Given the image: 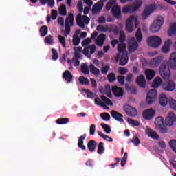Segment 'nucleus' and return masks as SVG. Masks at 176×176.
<instances>
[{"instance_id":"obj_50","label":"nucleus","mask_w":176,"mask_h":176,"mask_svg":"<svg viewBox=\"0 0 176 176\" xmlns=\"http://www.w3.org/2000/svg\"><path fill=\"white\" fill-rule=\"evenodd\" d=\"M169 104H170V108L173 110L176 111V100H175L170 99Z\"/></svg>"},{"instance_id":"obj_30","label":"nucleus","mask_w":176,"mask_h":176,"mask_svg":"<svg viewBox=\"0 0 176 176\" xmlns=\"http://www.w3.org/2000/svg\"><path fill=\"white\" fill-rule=\"evenodd\" d=\"M105 38H106L105 34H100L96 41V44L99 46H102Z\"/></svg>"},{"instance_id":"obj_11","label":"nucleus","mask_w":176,"mask_h":176,"mask_svg":"<svg viewBox=\"0 0 176 176\" xmlns=\"http://www.w3.org/2000/svg\"><path fill=\"white\" fill-rule=\"evenodd\" d=\"M155 9H156L155 5L152 4L146 6L142 14L143 19H146Z\"/></svg>"},{"instance_id":"obj_32","label":"nucleus","mask_w":176,"mask_h":176,"mask_svg":"<svg viewBox=\"0 0 176 176\" xmlns=\"http://www.w3.org/2000/svg\"><path fill=\"white\" fill-rule=\"evenodd\" d=\"M90 72L96 76L100 75V72L98 68L96 67L93 64L89 65Z\"/></svg>"},{"instance_id":"obj_31","label":"nucleus","mask_w":176,"mask_h":176,"mask_svg":"<svg viewBox=\"0 0 176 176\" xmlns=\"http://www.w3.org/2000/svg\"><path fill=\"white\" fill-rule=\"evenodd\" d=\"M121 58L120 60V65H126L129 60V56L127 54H122Z\"/></svg>"},{"instance_id":"obj_28","label":"nucleus","mask_w":176,"mask_h":176,"mask_svg":"<svg viewBox=\"0 0 176 176\" xmlns=\"http://www.w3.org/2000/svg\"><path fill=\"white\" fill-rule=\"evenodd\" d=\"M74 14L70 12L65 19V25L73 26L74 25Z\"/></svg>"},{"instance_id":"obj_39","label":"nucleus","mask_w":176,"mask_h":176,"mask_svg":"<svg viewBox=\"0 0 176 176\" xmlns=\"http://www.w3.org/2000/svg\"><path fill=\"white\" fill-rule=\"evenodd\" d=\"M39 32L41 36H45L48 32V28L46 25H43L40 28Z\"/></svg>"},{"instance_id":"obj_63","label":"nucleus","mask_w":176,"mask_h":176,"mask_svg":"<svg viewBox=\"0 0 176 176\" xmlns=\"http://www.w3.org/2000/svg\"><path fill=\"white\" fill-rule=\"evenodd\" d=\"M128 69L124 67H120L118 72L119 74H120V75H125V74H126Z\"/></svg>"},{"instance_id":"obj_47","label":"nucleus","mask_w":176,"mask_h":176,"mask_svg":"<svg viewBox=\"0 0 176 176\" xmlns=\"http://www.w3.org/2000/svg\"><path fill=\"white\" fill-rule=\"evenodd\" d=\"M100 117H101V118H102L103 120H104V121H106V122L109 121V120H110V118H111L110 115H109V113H102L100 114Z\"/></svg>"},{"instance_id":"obj_9","label":"nucleus","mask_w":176,"mask_h":176,"mask_svg":"<svg viewBox=\"0 0 176 176\" xmlns=\"http://www.w3.org/2000/svg\"><path fill=\"white\" fill-rule=\"evenodd\" d=\"M175 122H176V116L173 111H171L165 119V124L166 126L170 127L173 126Z\"/></svg>"},{"instance_id":"obj_61","label":"nucleus","mask_w":176,"mask_h":176,"mask_svg":"<svg viewBox=\"0 0 176 176\" xmlns=\"http://www.w3.org/2000/svg\"><path fill=\"white\" fill-rule=\"evenodd\" d=\"M82 91L84 93H86L88 98H91L92 97H94V93L91 92V91H89L88 89H82Z\"/></svg>"},{"instance_id":"obj_33","label":"nucleus","mask_w":176,"mask_h":176,"mask_svg":"<svg viewBox=\"0 0 176 176\" xmlns=\"http://www.w3.org/2000/svg\"><path fill=\"white\" fill-rule=\"evenodd\" d=\"M168 34L170 36L176 34V23H172L168 30Z\"/></svg>"},{"instance_id":"obj_62","label":"nucleus","mask_w":176,"mask_h":176,"mask_svg":"<svg viewBox=\"0 0 176 176\" xmlns=\"http://www.w3.org/2000/svg\"><path fill=\"white\" fill-rule=\"evenodd\" d=\"M58 16V12L55 10H52L51 16L53 20H55Z\"/></svg>"},{"instance_id":"obj_24","label":"nucleus","mask_w":176,"mask_h":176,"mask_svg":"<svg viewBox=\"0 0 176 176\" xmlns=\"http://www.w3.org/2000/svg\"><path fill=\"white\" fill-rule=\"evenodd\" d=\"M162 60V56L155 58L151 60L150 65H151V67H158L161 63Z\"/></svg>"},{"instance_id":"obj_51","label":"nucleus","mask_w":176,"mask_h":176,"mask_svg":"<svg viewBox=\"0 0 176 176\" xmlns=\"http://www.w3.org/2000/svg\"><path fill=\"white\" fill-rule=\"evenodd\" d=\"M70 27H72V25H65V32L63 31V32H64L63 33L64 36H67V35L69 34L70 31H71V28Z\"/></svg>"},{"instance_id":"obj_16","label":"nucleus","mask_w":176,"mask_h":176,"mask_svg":"<svg viewBox=\"0 0 176 176\" xmlns=\"http://www.w3.org/2000/svg\"><path fill=\"white\" fill-rule=\"evenodd\" d=\"M113 94L116 96V97H122L124 91L121 87H118V86L115 85L112 87Z\"/></svg>"},{"instance_id":"obj_54","label":"nucleus","mask_w":176,"mask_h":176,"mask_svg":"<svg viewBox=\"0 0 176 176\" xmlns=\"http://www.w3.org/2000/svg\"><path fill=\"white\" fill-rule=\"evenodd\" d=\"M96 30L99 32H106L109 30L107 27H104L102 25L97 26Z\"/></svg>"},{"instance_id":"obj_20","label":"nucleus","mask_w":176,"mask_h":176,"mask_svg":"<svg viewBox=\"0 0 176 176\" xmlns=\"http://www.w3.org/2000/svg\"><path fill=\"white\" fill-rule=\"evenodd\" d=\"M136 82L138 83V86H140V87H142V89L146 87L145 77L142 74L140 75V76L137 78Z\"/></svg>"},{"instance_id":"obj_34","label":"nucleus","mask_w":176,"mask_h":176,"mask_svg":"<svg viewBox=\"0 0 176 176\" xmlns=\"http://www.w3.org/2000/svg\"><path fill=\"white\" fill-rule=\"evenodd\" d=\"M155 124L156 126L157 129L158 128L162 127L164 125V119L162 117H157L156 118V121L155 122Z\"/></svg>"},{"instance_id":"obj_7","label":"nucleus","mask_w":176,"mask_h":176,"mask_svg":"<svg viewBox=\"0 0 176 176\" xmlns=\"http://www.w3.org/2000/svg\"><path fill=\"white\" fill-rule=\"evenodd\" d=\"M123 110L129 117L135 118L138 115L137 109L129 104L124 105Z\"/></svg>"},{"instance_id":"obj_17","label":"nucleus","mask_w":176,"mask_h":176,"mask_svg":"<svg viewBox=\"0 0 176 176\" xmlns=\"http://www.w3.org/2000/svg\"><path fill=\"white\" fill-rule=\"evenodd\" d=\"M146 134L152 139H154V140L160 139V136L157 134V133L153 130H152L151 128L146 129Z\"/></svg>"},{"instance_id":"obj_22","label":"nucleus","mask_w":176,"mask_h":176,"mask_svg":"<svg viewBox=\"0 0 176 176\" xmlns=\"http://www.w3.org/2000/svg\"><path fill=\"white\" fill-rule=\"evenodd\" d=\"M126 48V45L124 43H121L118 44V50L119 52V54L117 55V58H120V54H126L125 52V50Z\"/></svg>"},{"instance_id":"obj_60","label":"nucleus","mask_w":176,"mask_h":176,"mask_svg":"<svg viewBox=\"0 0 176 176\" xmlns=\"http://www.w3.org/2000/svg\"><path fill=\"white\" fill-rule=\"evenodd\" d=\"M52 60H57L58 59V53H57V51L52 48Z\"/></svg>"},{"instance_id":"obj_26","label":"nucleus","mask_w":176,"mask_h":176,"mask_svg":"<svg viewBox=\"0 0 176 176\" xmlns=\"http://www.w3.org/2000/svg\"><path fill=\"white\" fill-rule=\"evenodd\" d=\"M172 41L170 39H168L165 41L164 46L162 47V52L163 53H168L170 48V45Z\"/></svg>"},{"instance_id":"obj_45","label":"nucleus","mask_w":176,"mask_h":176,"mask_svg":"<svg viewBox=\"0 0 176 176\" xmlns=\"http://www.w3.org/2000/svg\"><path fill=\"white\" fill-rule=\"evenodd\" d=\"M79 82H80V85H89V79L84 76L79 77Z\"/></svg>"},{"instance_id":"obj_12","label":"nucleus","mask_w":176,"mask_h":176,"mask_svg":"<svg viewBox=\"0 0 176 176\" xmlns=\"http://www.w3.org/2000/svg\"><path fill=\"white\" fill-rule=\"evenodd\" d=\"M135 21V16H130L128 19L126 20V30L129 32H132L133 29V23Z\"/></svg>"},{"instance_id":"obj_8","label":"nucleus","mask_w":176,"mask_h":176,"mask_svg":"<svg viewBox=\"0 0 176 176\" xmlns=\"http://www.w3.org/2000/svg\"><path fill=\"white\" fill-rule=\"evenodd\" d=\"M157 97V91L155 89H151L147 94L146 102L148 105H151L155 100Z\"/></svg>"},{"instance_id":"obj_57","label":"nucleus","mask_w":176,"mask_h":176,"mask_svg":"<svg viewBox=\"0 0 176 176\" xmlns=\"http://www.w3.org/2000/svg\"><path fill=\"white\" fill-rule=\"evenodd\" d=\"M45 42L50 44V45H52L53 43V37H52V36L50 35V36H47L45 38Z\"/></svg>"},{"instance_id":"obj_58","label":"nucleus","mask_w":176,"mask_h":176,"mask_svg":"<svg viewBox=\"0 0 176 176\" xmlns=\"http://www.w3.org/2000/svg\"><path fill=\"white\" fill-rule=\"evenodd\" d=\"M88 48H89L90 54H94V53H95V51L96 50V47L95 45H89Z\"/></svg>"},{"instance_id":"obj_5","label":"nucleus","mask_w":176,"mask_h":176,"mask_svg":"<svg viewBox=\"0 0 176 176\" xmlns=\"http://www.w3.org/2000/svg\"><path fill=\"white\" fill-rule=\"evenodd\" d=\"M76 23H77V25L83 28H85V24L86 25H88L89 21H90V19L86 16V15H84L82 16L81 14H78L76 19Z\"/></svg>"},{"instance_id":"obj_52","label":"nucleus","mask_w":176,"mask_h":176,"mask_svg":"<svg viewBox=\"0 0 176 176\" xmlns=\"http://www.w3.org/2000/svg\"><path fill=\"white\" fill-rule=\"evenodd\" d=\"M80 38H78V36L74 35L73 36V45H75V46L78 45V44L80 43Z\"/></svg>"},{"instance_id":"obj_35","label":"nucleus","mask_w":176,"mask_h":176,"mask_svg":"<svg viewBox=\"0 0 176 176\" xmlns=\"http://www.w3.org/2000/svg\"><path fill=\"white\" fill-rule=\"evenodd\" d=\"M162 79L160 77H157L153 82L152 86L154 89H156L161 86L162 84Z\"/></svg>"},{"instance_id":"obj_4","label":"nucleus","mask_w":176,"mask_h":176,"mask_svg":"<svg viewBox=\"0 0 176 176\" xmlns=\"http://www.w3.org/2000/svg\"><path fill=\"white\" fill-rule=\"evenodd\" d=\"M164 23V19L162 16H157L156 19L153 21L151 26L150 30L153 33L158 32L162 28V25Z\"/></svg>"},{"instance_id":"obj_6","label":"nucleus","mask_w":176,"mask_h":176,"mask_svg":"<svg viewBox=\"0 0 176 176\" xmlns=\"http://www.w3.org/2000/svg\"><path fill=\"white\" fill-rule=\"evenodd\" d=\"M148 45L155 48L158 47L162 43V38L157 36H152L147 40Z\"/></svg>"},{"instance_id":"obj_3","label":"nucleus","mask_w":176,"mask_h":176,"mask_svg":"<svg viewBox=\"0 0 176 176\" xmlns=\"http://www.w3.org/2000/svg\"><path fill=\"white\" fill-rule=\"evenodd\" d=\"M170 65L168 61H164L160 67V72L164 79H168L170 76Z\"/></svg>"},{"instance_id":"obj_42","label":"nucleus","mask_w":176,"mask_h":176,"mask_svg":"<svg viewBox=\"0 0 176 176\" xmlns=\"http://www.w3.org/2000/svg\"><path fill=\"white\" fill-rule=\"evenodd\" d=\"M107 78L110 83H113V82L116 80V76L114 73L111 72L108 74Z\"/></svg>"},{"instance_id":"obj_19","label":"nucleus","mask_w":176,"mask_h":176,"mask_svg":"<svg viewBox=\"0 0 176 176\" xmlns=\"http://www.w3.org/2000/svg\"><path fill=\"white\" fill-rule=\"evenodd\" d=\"M169 65L170 66L171 69L175 71L176 69V52L173 53L170 57Z\"/></svg>"},{"instance_id":"obj_43","label":"nucleus","mask_w":176,"mask_h":176,"mask_svg":"<svg viewBox=\"0 0 176 176\" xmlns=\"http://www.w3.org/2000/svg\"><path fill=\"white\" fill-rule=\"evenodd\" d=\"M101 99L104 102V104H107V106H113L111 100L109 99L107 97H106L105 96H102Z\"/></svg>"},{"instance_id":"obj_64","label":"nucleus","mask_w":176,"mask_h":176,"mask_svg":"<svg viewBox=\"0 0 176 176\" xmlns=\"http://www.w3.org/2000/svg\"><path fill=\"white\" fill-rule=\"evenodd\" d=\"M169 146L171 147L173 151H174V149L176 148V140H171L169 143Z\"/></svg>"},{"instance_id":"obj_21","label":"nucleus","mask_w":176,"mask_h":176,"mask_svg":"<svg viewBox=\"0 0 176 176\" xmlns=\"http://www.w3.org/2000/svg\"><path fill=\"white\" fill-rule=\"evenodd\" d=\"M97 146H98V144L95 140H91L88 142L87 148L89 152L91 153H94L96 151Z\"/></svg>"},{"instance_id":"obj_18","label":"nucleus","mask_w":176,"mask_h":176,"mask_svg":"<svg viewBox=\"0 0 176 176\" xmlns=\"http://www.w3.org/2000/svg\"><path fill=\"white\" fill-rule=\"evenodd\" d=\"M86 134L81 135L78 140V147L82 151H86V146L84 145V140L86 139Z\"/></svg>"},{"instance_id":"obj_41","label":"nucleus","mask_w":176,"mask_h":176,"mask_svg":"<svg viewBox=\"0 0 176 176\" xmlns=\"http://www.w3.org/2000/svg\"><path fill=\"white\" fill-rule=\"evenodd\" d=\"M81 72H82V74H84L85 75H88L89 74V67L87 65V63H84L82 66H81Z\"/></svg>"},{"instance_id":"obj_25","label":"nucleus","mask_w":176,"mask_h":176,"mask_svg":"<svg viewBox=\"0 0 176 176\" xmlns=\"http://www.w3.org/2000/svg\"><path fill=\"white\" fill-rule=\"evenodd\" d=\"M63 79H65V80L68 82H71L73 79V76L72 73L69 70H66L64 72L63 74Z\"/></svg>"},{"instance_id":"obj_15","label":"nucleus","mask_w":176,"mask_h":176,"mask_svg":"<svg viewBox=\"0 0 176 176\" xmlns=\"http://www.w3.org/2000/svg\"><path fill=\"white\" fill-rule=\"evenodd\" d=\"M111 116L116 121H118L119 122H124V120L122 119L123 115H122L121 113L117 112L116 111L112 110L111 111Z\"/></svg>"},{"instance_id":"obj_37","label":"nucleus","mask_w":176,"mask_h":176,"mask_svg":"<svg viewBox=\"0 0 176 176\" xmlns=\"http://www.w3.org/2000/svg\"><path fill=\"white\" fill-rule=\"evenodd\" d=\"M105 148L104 147V143L100 142L98 146L97 153L98 155H102L104 153Z\"/></svg>"},{"instance_id":"obj_40","label":"nucleus","mask_w":176,"mask_h":176,"mask_svg":"<svg viewBox=\"0 0 176 176\" xmlns=\"http://www.w3.org/2000/svg\"><path fill=\"white\" fill-rule=\"evenodd\" d=\"M59 14L61 16H65L67 14L66 6L64 4L60 5L59 7Z\"/></svg>"},{"instance_id":"obj_44","label":"nucleus","mask_w":176,"mask_h":176,"mask_svg":"<svg viewBox=\"0 0 176 176\" xmlns=\"http://www.w3.org/2000/svg\"><path fill=\"white\" fill-rule=\"evenodd\" d=\"M127 122L129 124L133 126H140V122L137 120H133L132 118H129L127 119Z\"/></svg>"},{"instance_id":"obj_29","label":"nucleus","mask_w":176,"mask_h":176,"mask_svg":"<svg viewBox=\"0 0 176 176\" xmlns=\"http://www.w3.org/2000/svg\"><path fill=\"white\" fill-rule=\"evenodd\" d=\"M145 73L148 80H151V79H153V78H154V76H155V72L151 69H147Z\"/></svg>"},{"instance_id":"obj_10","label":"nucleus","mask_w":176,"mask_h":176,"mask_svg":"<svg viewBox=\"0 0 176 176\" xmlns=\"http://www.w3.org/2000/svg\"><path fill=\"white\" fill-rule=\"evenodd\" d=\"M175 83L171 80L166 81L165 83H164L162 85L164 90H166V91H173V90L175 89Z\"/></svg>"},{"instance_id":"obj_2","label":"nucleus","mask_w":176,"mask_h":176,"mask_svg":"<svg viewBox=\"0 0 176 176\" xmlns=\"http://www.w3.org/2000/svg\"><path fill=\"white\" fill-rule=\"evenodd\" d=\"M143 2L142 0H135L133 6L129 5L126 6L123 8L122 12L124 13H132L135 11H138L139 8L142 6Z\"/></svg>"},{"instance_id":"obj_38","label":"nucleus","mask_w":176,"mask_h":176,"mask_svg":"<svg viewBox=\"0 0 176 176\" xmlns=\"http://www.w3.org/2000/svg\"><path fill=\"white\" fill-rule=\"evenodd\" d=\"M125 89L126 90H127V91H131V94H136L137 93V89L134 86L130 87L127 83L125 84Z\"/></svg>"},{"instance_id":"obj_56","label":"nucleus","mask_w":176,"mask_h":176,"mask_svg":"<svg viewBox=\"0 0 176 176\" xmlns=\"http://www.w3.org/2000/svg\"><path fill=\"white\" fill-rule=\"evenodd\" d=\"M109 69H110L109 65L102 67L101 68L102 74H103L104 75H107Z\"/></svg>"},{"instance_id":"obj_49","label":"nucleus","mask_w":176,"mask_h":176,"mask_svg":"<svg viewBox=\"0 0 176 176\" xmlns=\"http://www.w3.org/2000/svg\"><path fill=\"white\" fill-rule=\"evenodd\" d=\"M157 129L160 131L161 134H166L168 132V129L165 125L160 126Z\"/></svg>"},{"instance_id":"obj_13","label":"nucleus","mask_w":176,"mask_h":176,"mask_svg":"<svg viewBox=\"0 0 176 176\" xmlns=\"http://www.w3.org/2000/svg\"><path fill=\"white\" fill-rule=\"evenodd\" d=\"M138 47V43L134 37L131 38L129 41V50L130 52L135 51Z\"/></svg>"},{"instance_id":"obj_23","label":"nucleus","mask_w":176,"mask_h":176,"mask_svg":"<svg viewBox=\"0 0 176 176\" xmlns=\"http://www.w3.org/2000/svg\"><path fill=\"white\" fill-rule=\"evenodd\" d=\"M104 3H103L102 1H100L98 3H96L92 8L93 12L97 13L98 12L100 11L104 7Z\"/></svg>"},{"instance_id":"obj_46","label":"nucleus","mask_w":176,"mask_h":176,"mask_svg":"<svg viewBox=\"0 0 176 176\" xmlns=\"http://www.w3.org/2000/svg\"><path fill=\"white\" fill-rule=\"evenodd\" d=\"M100 126L102 127L104 131L107 134H110L111 133V128L109 125L104 124V123H101Z\"/></svg>"},{"instance_id":"obj_1","label":"nucleus","mask_w":176,"mask_h":176,"mask_svg":"<svg viewBox=\"0 0 176 176\" xmlns=\"http://www.w3.org/2000/svg\"><path fill=\"white\" fill-rule=\"evenodd\" d=\"M117 0H109L106 5V9L109 10L112 7L111 12L113 16L119 19L121 16V8L116 4Z\"/></svg>"},{"instance_id":"obj_59","label":"nucleus","mask_w":176,"mask_h":176,"mask_svg":"<svg viewBox=\"0 0 176 176\" xmlns=\"http://www.w3.org/2000/svg\"><path fill=\"white\" fill-rule=\"evenodd\" d=\"M124 79L125 77L124 76H117V80H118L119 83H120V85H124Z\"/></svg>"},{"instance_id":"obj_27","label":"nucleus","mask_w":176,"mask_h":176,"mask_svg":"<svg viewBox=\"0 0 176 176\" xmlns=\"http://www.w3.org/2000/svg\"><path fill=\"white\" fill-rule=\"evenodd\" d=\"M160 104L162 107H164L168 104V98L164 94H162L160 96Z\"/></svg>"},{"instance_id":"obj_14","label":"nucleus","mask_w":176,"mask_h":176,"mask_svg":"<svg viewBox=\"0 0 176 176\" xmlns=\"http://www.w3.org/2000/svg\"><path fill=\"white\" fill-rule=\"evenodd\" d=\"M155 111L151 109L143 112V117L145 120H150L155 116Z\"/></svg>"},{"instance_id":"obj_48","label":"nucleus","mask_w":176,"mask_h":176,"mask_svg":"<svg viewBox=\"0 0 176 176\" xmlns=\"http://www.w3.org/2000/svg\"><path fill=\"white\" fill-rule=\"evenodd\" d=\"M135 37L138 42H140L142 39V34L141 33V29L140 28L136 32Z\"/></svg>"},{"instance_id":"obj_55","label":"nucleus","mask_w":176,"mask_h":176,"mask_svg":"<svg viewBox=\"0 0 176 176\" xmlns=\"http://www.w3.org/2000/svg\"><path fill=\"white\" fill-rule=\"evenodd\" d=\"M59 42L62 44L63 47H65L66 43H65V38L62 36L61 35L58 36Z\"/></svg>"},{"instance_id":"obj_36","label":"nucleus","mask_w":176,"mask_h":176,"mask_svg":"<svg viewBox=\"0 0 176 176\" xmlns=\"http://www.w3.org/2000/svg\"><path fill=\"white\" fill-rule=\"evenodd\" d=\"M69 122V119L68 118H62L57 119L56 120V124L59 125H63V124H67V123Z\"/></svg>"},{"instance_id":"obj_53","label":"nucleus","mask_w":176,"mask_h":176,"mask_svg":"<svg viewBox=\"0 0 176 176\" xmlns=\"http://www.w3.org/2000/svg\"><path fill=\"white\" fill-rule=\"evenodd\" d=\"M131 142L135 144V146H138L140 144V140L137 137H133Z\"/></svg>"}]
</instances>
